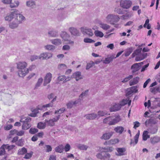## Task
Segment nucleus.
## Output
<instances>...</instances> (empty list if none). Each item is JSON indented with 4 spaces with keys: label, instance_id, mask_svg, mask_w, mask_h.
I'll use <instances>...</instances> for the list:
<instances>
[{
    "label": "nucleus",
    "instance_id": "f257e3e1",
    "mask_svg": "<svg viewBox=\"0 0 160 160\" xmlns=\"http://www.w3.org/2000/svg\"><path fill=\"white\" fill-rule=\"evenodd\" d=\"M27 66V64L25 62H20L17 63V68L19 69L18 74L19 77H24L25 76Z\"/></svg>",
    "mask_w": 160,
    "mask_h": 160
},
{
    "label": "nucleus",
    "instance_id": "f03ea898",
    "mask_svg": "<svg viewBox=\"0 0 160 160\" xmlns=\"http://www.w3.org/2000/svg\"><path fill=\"white\" fill-rule=\"evenodd\" d=\"M121 120L120 116L118 115L114 118H112V117L109 116L104 118L103 121L104 123L108 124L109 125H114L117 123Z\"/></svg>",
    "mask_w": 160,
    "mask_h": 160
},
{
    "label": "nucleus",
    "instance_id": "7ed1b4c3",
    "mask_svg": "<svg viewBox=\"0 0 160 160\" xmlns=\"http://www.w3.org/2000/svg\"><path fill=\"white\" fill-rule=\"evenodd\" d=\"M106 18L107 21L112 25H114L115 23L118 22L120 19L118 16L113 14H108Z\"/></svg>",
    "mask_w": 160,
    "mask_h": 160
},
{
    "label": "nucleus",
    "instance_id": "20e7f679",
    "mask_svg": "<svg viewBox=\"0 0 160 160\" xmlns=\"http://www.w3.org/2000/svg\"><path fill=\"white\" fill-rule=\"evenodd\" d=\"M96 156L98 159L101 160H105L110 158L111 155L107 152L102 151L101 152L98 153Z\"/></svg>",
    "mask_w": 160,
    "mask_h": 160
},
{
    "label": "nucleus",
    "instance_id": "39448f33",
    "mask_svg": "<svg viewBox=\"0 0 160 160\" xmlns=\"http://www.w3.org/2000/svg\"><path fill=\"white\" fill-rule=\"evenodd\" d=\"M132 4V2L130 0H121L120 2V6L123 8L128 9Z\"/></svg>",
    "mask_w": 160,
    "mask_h": 160
},
{
    "label": "nucleus",
    "instance_id": "423d86ee",
    "mask_svg": "<svg viewBox=\"0 0 160 160\" xmlns=\"http://www.w3.org/2000/svg\"><path fill=\"white\" fill-rule=\"evenodd\" d=\"M60 117V115H58V116H56L55 118H54L52 119H50L49 120L45 119V123L47 126L51 127L55 125L54 122H57L59 119Z\"/></svg>",
    "mask_w": 160,
    "mask_h": 160
},
{
    "label": "nucleus",
    "instance_id": "0eeeda50",
    "mask_svg": "<svg viewBox=\"0 0 160 160\" xmlns=\"http://www.w3.org/2000/svg\"><path fill=\"white\" fill-rule=\"evenodd\" d=\"M14 19L17 21L19 24L21 23L22 21L25 19V17L22 14L17 13L15 11Z\"/></svg>",
    "mask_w": 160,
    "mask_h": 160
},
{
    "label": "nucleus",
    "instance_id": "6e6552de",
    "mask_svg": "<svg viewBox=\"0 0 160 160\" xmlns=\"http://www.w3.org/2000/svg\"><path fill=\"white\" fill-rule=\"evenodd\" d=\"M81 30L83 34H86L89 37H92L93 35V33L91 29L86 28H81Z\"/></svg>",
    "mask_w": 160,
    "mask_h": 160
},
{
    "label": "nucleus",
    "instance_id": "1a4fd4ad",
    "mask_svg": "<svg viewBox=\"0 0 160 160\" xmlns=\"http://www.w3.org/2000/svg\"><path fill=\"white\" fill-rule=\"evenodd\" d=\"M52 78V74L50 72L47 73L44 79L43 85L46 86L49 83Z\"/></svg>",
    "mask_w": 160,
    "mask_h": 160
},
{
    "label": "nucleus",
    "instance_id": "9d476101",
    "mask_svg": "<svg viewBox=\"0 0 160 160\" xmlns=\"http://www.w3.org/2000/svg\"><path fill=\"white\" fill-rule=\"evenodd\" d=\"M81 101L80 99H78L74 101H70L68 102L67 104V106L68 108H71L74 106H76L77 104H78Z\"/></svg>",
    "mask_w": 160,
    "mask_h": 160
},
{
    "label": "nucleus",
    "instance_id": "9b49d317",
    "mask_svg": "<svg viewBox=\"0 0 160 160\" xmlns=\"http://www.w3.org/2000/svg\"><path fill=\"white\" fill-rule=\"evenodd\" d=\"M52 54L49 52H44L42 53L39 55V59H48L52 58Z\"/></svg>",
    "mask_w": 160,
    "mask_h": 160
},
{
    "label": "nucleus",
    "instance_id": "f8f14e48",
    "mask_svg": "<svg viewBox=\"0 0 160 160\" xmlns=\"http://www.w3.org/2000/svg\"><path fill=\"white\" fill-rule=\"evenodd\" d=\"M68 30L72 35L74 36H79L80 35V33L78 30L74 27H70L69 28Z\"/></svg>",
    "mask_w": 160,
    "mask_h": 160
},
{
    "label": "nucleus",
    "instance_id": "ddd939ff",
    "mask_svg": "<svg viewBox=\"0 0 160 160\" xmlns=\"http://www.w3.org/2000/svg\"><path fill=\"white\" fill-rule=\"evenodd\" d=\"M113 133L114 132L112 131L106 132L103 134L102 136L101 137V139L105 140H108L113 135Z\"/></svg>",
    "mask_w": 160,
    "mask_h": 160
},
{
    "label": "nucleus",
    "instance_id": "4468645a",
    "mask_svg": "<svg viewBox=\"0 0 160 160\" xmlns=\"http://www.w3.org/2000/svg\"><path fill=\"white\" fill-rule=\"evenodd\" d=\"M72 78H75L77 81L82 78L81 72L79 71L74 73L72 75Z\"/></svg>",
    "mask_w": 160,
    "mask_h": 160
},
{
    "label": "nucleus",
    "instance_id": "2eb2a0df",
    "mask_svg": "<svg viewBox=\"0 0 160 160\" xmlns=\"http://www.w3.org/2000/svg\"><path fill=\"white\" fill-rule=\"evenodd\" d=\"M15 15V11L11 12L10 14H8L5 17V20L10 22L14 18Z\"/></svg>",
    "mask_w": 160,
    "mask_h": 160
},
{
    "label": "nucleus",
    "instance_id": "dca6fc26",
    "mask_svg": "<svg viewBox=\"0 0 160 160\" xmlns=\"http://www.w3.org/2000/svg\"><path fill=\"white\" fill-rule=\"evenodd\" d=\"M115 58V57L114 55L108 56L107 58H106L103 61V62L105 64H109Z\"/></svg>",
    "mask_w": 160,
    "mask_h": 160
},
{
    "label": "nucleus",
    "instance_id": "f3484780",
    "mask_svg": "<svg viewBox=\"0 0 160 160\" xmlns=\"http://www.w3.org/2000/svg\"><path fill=\"white\" fill-rule=\"evenodd\" d=\"M140 132L139 131H138V133L135 135L134 137V141L132 139H131V142H130V145H132L133 146L135 145L138 142V139L139 136Z\"/></svg>",
    "mask_w": 160,
    "mask_h": 160
},
{
    "label": "nucleus",
    "instance_id": "a211bd4d",
    "mask_svg": "<svg viewBox=\"0 0 160 160\" xmlns=\"http://www.w3.org/2000/svg\"><path fill=\"white\" fill-rule=\"evenodd\" d=\"M121 105L119 103L114 104L110 109V112H115L119 110L121 108Z\"/></svg>",
    "mask_w": 160,
    "mask_h": 160
},
{
    "label": "nucleus",
    "instance_id": "6ab92c4d",
    "mask_svg": "<svg viewBox=\"0 0 160 160\" xmlns=\"http://www.w3.org/2000/svg\"><path fill=\"white\" fill-rule=\"evenodd\" d=\"M48 36L51 37H56L58 36V32L55 30H52L48 32Z\"/></svg>",
    "mask_w": 160,
    "mask_h": 160
},
{
    "label": "nucleus",
    "instance_id": "aec40b11",
    "mask_svg": "<svg viewBox=\"0 0 160 160\" xmlns=\"http://www.w3.org/2000/svg\"><path fill=\"white\" fill-rule=\"evenodd\" d=\"M57 98V96H55L49 103L43 105L42 106V107L43 108H46L52 107L53 105V102L56 100Z\"/></svg>",
    "mask_w": 160,
    "mask_h": 160
},
{
    "label": "nucleus",
    "instance_id": "412c9836",
    "mask_svg": "<svg viewBox=\"0 0 160 160\" xmlns=\"http://www.w3.org/2000/svg\"><path fill=\"white\" fill-rule=\"evenodd\" d=\"M98 116L97 115L94 113H93L90 114H87L85 115V117L88 119L93 120L96 118Z\"/></svg>",
    "mask_w": 160,
    "mask_h": 160
},
{
    "label": "nucleus",
    "instance_id": "4be33fe9",
    "mask_svg": "<svg viewBox=\"0 0 160 160\" xmlns=\"http://www.w3.org/2000/svg\"><path fill=\"white\" fill-rule=\"evenodd\" d=\"M139 69L140 66L138 65V64L137 63L134 64L131 67V69L132 70V72L133 73L138 71Z\"/></svg>",
    "mask_w": 160,
    "mask_h": 160
},
{
    "label": "nucleus",
    "instance_id": "5701e85b",
    "mask_svg": "<svg viewBox=\"0 0 160 160\" xmlns=\"http://www.w3.org/2000/svg\"><path fill=\"white\" fill-rule=\"evenodd\" d=\"M19 24H20L14 19L13 21L9 23V27L11 28L14 29L18 27Z\"/></svg>",
    "mask_w": 160,
    "mask_h": 160
},
{
    "label": "nucleus",
    "instance_id": "b1692460",
    "mask_svg": "<svg viewBox=\"0 0 160 160\" xmlns=\"http://www.w3.org/2000/svg\"><path fill=\"white\" fill-rule=\"evenodd\" d=\"M118 153H116V154L118 156H122L123 155L124 152L126 151V149L124 148H118L116 149Z\"/></svg>",
    "mask_w": 160,
    "mask_h": 160
},
{
    "label": "nucleus",
    "instance_id": "393cba45",
    "mask_svg": "<svg viewBox=\"0 0 160 160\" xmlns=\"http://www.w3.org/2000/svg\"><path fill=\"white\" fill-rule=\"evenodd\" d=\"M50 42L52 44L57 46L61 44L62 43L61 40L58 38L52 39L50 40Z\"/></svg>",
    "mask_w": 160,
    "mask_h": 160
},
{
    "label": "nucleus",
    "instance_id": "a878e982",
    "mask_svg": "<svg viewBox=\"0 0 160 160\" xmlns=\"http://www.w3.org/2000/svg\"><path fill=\"white\" fill-rule=\"evenodd\" d=\"M124 129L121 126H118L115 127L114 129V130L116 132L120 134H121L122 133Z\"/></svg>",
    "mask_w": 160,
    "mask_h": 160
},
{
    "label": "nucleus",
    "instance_id": "bb28decb",
    "mask_svg": "<svg viewBox=\"0 0 160 160\" xmlns=\"http://www.w3.org/2000/svg\"><path fill=\"white\" fill-rule=\"evenodd\" d=\"M64 149V146L62 145H61L56 147L55 148V151L57 152L61 153L63 152Z\"/></svg>",
    "mask_w": 160,
    "mask_h": 160
},
{
    "label": "nucleus",
    "instance_id": "cd10ccee",
    "mask_svg": "<svg viewBox=\"0 0 160 160\" xmlns=\"http://www.w3.org/2000/svg\"><path fill=\"white\" fill-rule=\"evenodd\" d=\"M100 27L105 30H107L110 28V26L106 23H100L99 24Z\"/></svg>",
    "mask_w": 160,
    "mask_h": 160
},
{
    "label": "nucleus",
    "instance_id": "c85d7f7f",
    "mask_svg": "<svg viewBox=\"0 0 160 160\" xmlns=\"http://www.w3.org/2000/svg\"><path fill=\"white\" fill-rule=\"evenodd\" d=\"M31 126V124L27 122H23V124L22 126V128L23 130H27Z\"/></svg>",
    "mask_w": 160,
    "mask_h": 160
},
{
    "label": "nucleus",
    "instance_id": "c756f323",
    "mask_svg": "<svg viewBox=\"0 0 160 160\" xmlns=\"http://www.w3.org/2000/svg\"><path fill=\"white\" fill-rule=\"evenodd\" d=\"M46 50L49 51H53L55 49V46L50 44L44 46Z\"/></svg>",
    "mask_w": 160,
    "mask_h": 160
},
{
    "label": "nucleus",
    "instance_id": "7c9ffc66",
    "mask_svg": "<svg viewBox=\"0 0 160 160\" xmlns=\"http://www.w3.org/2000/svg\"><path fill=\"white\" fill-rule=\"evenodd\" d=\"M139 79V78L138 77H136L134 78L132 81H130V85L132 86L137 83L138 82Z\"/></svg>",
    "mask_w": 160,
    "mask_h": 160
},
{
    "label": "nucleus",
    "instance_id": "2f4dec72",
    "mask_svg": "<svg viewBox=\"0 0 160 160\" xmlns=\"http://www.w3.org/2000/svg\"><path fill=\"white\" fill-rule=\"evenodd\" d=\"M151 143L154 144L160 141V137H155L150 139Z\"/></svg>",
    "mask_w": 160,
    "mask_h": 160
},
{
    "label": "nucleus",
    "instance_id": "473e14b6",
    "mask_svg": "<svg viewBox=\"0 0 160 160\" xmlns=\"http://www.w3.org/2000/svg\"><path fill=\"white\" fill-rule=\"evenodd\" d=\"M27 152V149L23 147L18 150V155H22L26 153Z\"/></svg>",
    "mask_w": 160,
    "mask_h": 160
},
{
    "label": "nucleus",
    "instance_id": "72a5a7b5",
    "mask_svg": "<svg viewBox=\"0 0 160 160\" xmlns=\"http://www.w3.org/2000/svg\"><path fill=\"white\" fill-rule=\"evenodd\" d=\"M119 141L118 139L115 138L110 140L108 141V145H112L118 143Z\"/></svg>",
    "mask_w": 160,
    "mask_h": 160
},
{
    "label": "nucleus",
    "instance_id": "f704fd0d",
    "mask_svg": "<svg viewBox=\"0 0 160 160\" xmlns=\"http://www.w3.org/2000/svg\"><path fill=\"white\" fill-rule=\"evenodd\" d=\"M148 132L147 131H145L143 132L142 134V139L144 141H146L148 138H150L149 135H148Z\"/></svg>",
    "mask_w": 160,
    "mask_h": 160
},
{
    "label": "nucleus",
    "instance_id": "c9c22d12",
    "mask_svg": "<svg viewBox=\"0 0 160 160\" xmlns=\"http://www.w3.org/2000/svg\"><path fill=\"white\" fill-rule=\"evenodd\" d=\"M46 125L45 122L44 123L41 122L38 123L37 127L39 129H42L45 128Z\"/></svg>",
    "mask_w": 160,
    "mask_h": 160
},
{
    "label": "nucleus",
    "instance_id": "e433bc0d",
    "mask_svg": "<svg viewBox=\"0 0 160 160\" xmlns=\"http://www.w3.org/2000/svg\"><path fill=\"white\" fill-rule=\"evenodd\" d=\"M132 16V14L131 13L128 12L126 14L122 15L121 17V18L122 19H126L130 18Z\"/></svg>",
    "mask_w": 160,
    "mask_h": 160
},
{
    "label": "nucleus",
    "instance_id": "4c0bfd02",
    "mask_svg": "<svg viewBox=\"0 0 160 160\" xmlns=\"http://www.w3.org/2000/svg\"><path fill=\"white\" fill-rule=\"evenodd\" d=\"M77 147L80 150H86L87 149L88 147L83 144H79L78 145Z\"/></svg>",
    "mask_w": 160,
    "mask_h": 160
},
{
    "label": "nucleus",
    "instance_id": "58836bf2",
    "mask_svg": "<svg viewBox=\"0 0 160 160\" xmlns=\"http://www.w3.org/2000/svg\"><path fill=\"white\" fill-rule=\"evenodd\" d=\"M19 2L17 0H15L14 1L13 3H11L10 7L11 8H16L19 6Z\"/></svg>",
    "mask_w": 160,
    "mask_h": 160
},
{
    "label": "nucleus",
    "instance_id": "ea45409f",
    "mask_svg": "<svg viewBox=\"0 0 160 160\" xmlns=\"http://www.w3.org/2000/svg\"><path fill=\"white\" fill-rule=\"evenodd\" d=\"M35 5L34 1H28L27 2V6L28 7L33 8Z\"/></svg>",
    "mask_w": 160,
    "mask_h": 160
},
{
    "label": "nucleus",
    "instance_id": "a19ab883",
    "mask_svg": "<svg viewBox=\"0 0 160 160\" xmlns=\"http://www.w3.org/2000/svg\"><path fill=\"white\" fill-rule=\"evenodd\" d=\"M24 140L22 138H21L18 140L16 143L17 145L20 147H22L24 145L23 142Z\"/></svg>",
    "mask_w": 160,
    "mask_h": 160
},
{
    "label": "nucleus",
    "instance_id": "79ce46f5",
    "mask_svg": "<svg viewBox=\"0 0 160 160\" xmlns=\"http://www.w3.org/2000/svg\"><path fill=\"white\" fill-rule=\"evenodd\" d=\"M94 34L96 36L100 38L104 36L103 33L102 32L98 30L95 31L94 32Z\"/></svg>",
    "mask_w": 160,
    "mask_h": 160
},
{
    "label": "nucleus",
    "instance_id": "37998d69",
    "mask_svg": "<svg viewBox=\"0 0 160 160\" xmlns=\"http://www.w3.org/2000/svg\"><path fill=\"white\" fill-rule=\"evenodd\" d=\"M133 49L132 48H130L127 49L125 52V56L127 57L130 55V54L132 52Z\"/></svg>",
    "mask_w": 160,
    "mask_h": 160
},
{
    "label": "nucleus",
    "instance_id": "c03bdc74",
    "mask_svg": "<svg viewBox=\"0 0 160 160\" xmlns=\"http://www.w3.org/2000/svg\"><path fill=\"white\" fill-rule=\"evenodd\" d=\"M3 146H5L4 148L6 149H8V151L10 150H11L14 148L15 146L13 145H9L8 144H3Z\"/></svg>",
    "mask_w": 160,
    "mask_h": 160
},
{
    "label": "nucleus",
    "instance_id": "a18cd8bd",
    "mask_svg": "<svg viewBox=\"0 0 160 160\" xmlns=\"http://www.w3.org/2000/svg\"><path fill=\"white\" fill-rule=\"evenodd\" d=\"M43 81V79L42 78H39L38 81L35 86V88H37L40 87Z\"/></svg>",
    "mask_w": 160,
    "mask_h": 160
},
{
    "label": "nucleus",
    "instance_id": "49530a36",
    "mask_svg": "<svg viewBox=\"0 0 160 160\" xmlns=\"http://www.w3.org/2000/svg\"><path fill=\"white\" fill-rule=\"evenodd\" d=\"M107 112L106 111L100 110L98 112V115L99 117H103L107 114Z\"/></svg>",
    "mask_w": 160,
    "mask_h": 160
},
{
    "label": "nucleus",
    "instance_id": "de8ad7c7",
    "mask_svg": "<svg viewBox=\"0 0 160 160\" xmlns=\"http://www.w3.org/2000/svg\"><path fill=\"white\" fill-rule=\"evenodd\" d=\"M38 109H34L32 113H31L29 116L32 117H35L37 116L38 113L39 112L38 111Z\"/></svg>",
    "mask_w": 160,
    "mask_h": 160
},
{
    "label": "nucleus",
    "instance_id": "09e8293b",
    "mask_svg": "<svg viewBox=\"0 0 160 160\" xmlns=\"http://www.w3.org/2000/svg\"><path fill=\"white\" fill-rule=\"evenodd\" d=\"M35 67H36V66L35 65H31L30 66L29 68H27L26 70V72H26L25 76L28 73L29 71H32V70L34 69L35 68Z\"/></svg>",
    "mask_w": 160,
    "mask_h": 160
},
{
    "label": "nucleus",
    "instance_id": "8fccbe9b",
    "mask_svg": "<svg viewBox=\"0 0 160 160\" xmlns=\"http://www.w3.org/2000/svg\"><path fill=\"white\" fill-rule=\"evenodd\" d=\"M58 68L60 70L65 69L67 68V67L64 64H60L58 65Z\"/></svg>",
    "mask_w": 160,
    "mask_h": 160
},
{
    "label": "nucleus",
    "instance_id": "3c124183",
    "mask_svg": "<svg viewBox=\"0 0 160 160\" xmlns=\"http://www.w3.org/2000/svg\"><path fill=\"white\" fill-rule=\"evenodd\" d=\"M38 132V130L35 128H31L29 130V133L31 134H34Z\"/></svg>",
    "mask_w": 160,
    "mask_h": 160
},
{
    "label": "nucleus",
    "instance_id": "603ef678",
    "mask_svg": "<svg viewBox=\"0 0 160 160\" xmlns=\"http://www.w3.org/2000/svg\"><path fill=\"white\" fill-rule=\"evenodd\" d=\"M83 41L84 42L86 43H92L94 42H95L94 40L88 38H84Z\"/></svg>",
    "mask_w": 160,
    "mask_h": 160
},
{
    "label": "nucleus",
    "instance_id": "864d4df0",
    "mask_svg": "<svg viewBox=\"0 0 160 160\" xmlns=\"http://www.w3.org/2000/svg\"><path fill=\"white\" fill-rule=\"evenodd\" d=\"M5 146H2L0 148V155H4L5 153V149H6L4 148Z\"/></svg>",
    "mask_w": 160,
    "mask_h": 160
},
{
    "label": "nucleus",
    "instance_id": "5fc2aeb1",
    "mask_svg": "<svg viewBox=\"0 0 160 160\" xmlns=\"http://www.w3.org/2000/svg\"><path fill=\"white\" fill-rule=\"evenodd\" d=\"M132 75H130L124 79L122 81V82L123 83H125L128 82L130 79H131L132 78Z\"/></svg>",
    "mask_w": 160,
    "mask_h": 160
},
{
    "label": "nucleus",
    "instance_id": "6e6d98bb",
    "mask_svg": "<svg viewBox=\"0 0 160 160\" xmlns=\"http://www.w3.org/2000/svg\"><path fill=\"white\" fill-rule=\"evenodd\" d=\"M38 58L39 59V56L32 55L30 57V59L32 61H34Z\"/></svg>",
    "mask_w": 160,
    "mask_h": 160
},
{
    "label": "nucleus",
    "instance_id": "4d7b16f0",
    "mask_svg": "<svg viewBox=\"0 0 160 160\" xmlns=\"http://www.w3.org/2000/svg\"><path fill=\"white\" fill-rule=\"evenodd\" d=\"M128 100L127 99H123L120 102L119 104L121 105V107L124 106L128 103Z\"/></svg>",
    "mask_w": 160,
    "mask_h": 160
},
{
    "label": "nucleus",
    "instance_id": "13d9d810",
    "mask_svg": "<svg viewBox=\"0 0 160 160\" xmlns=\"http://www.w3.org/2000/svg\"><path fill=\"white\" fill-rule=\"evenodd\" d=\"M32 154H33V152H32L30 153H27L25 154V155L24 157V158H25V159H29V158H30L31 157Z\"/></svg>",
    "mask_w": 160,
    "mask_h": 160
},
{
    "label": "nucleus",
    "instance_id": "bf43d9fd",
    "mask_svg": "<svg viewBox=\"0 0 160 160\" xmlns=\"http://www.w3.org/2000/svg\"><path fill=\"white\" fill-rule=\"evenodd\" d=\"M94 65V62L92 61L90 63L87 64L86 68V69H89L90 68L93 66Z\"/></svg>",
    "mask_w": 160,
    "mask_h": 160
},
{
    "label": "nucleus",
    "instance_id": "052dcab7",
    "mask_svg": "<svg viewBox=\"0 0 160 160\" xmlns=\"http://www.w3.org/2000/svg\"><path fill=\"white\" fill-rule=\"evenodd\" d=\"M31 120V118L29 117H27L26 118L25 120H23V119H22L20 120V122H27V123H28Z\"/></svg>",
    "mask_w": 160,
    "mask_h": 160
},
{
    "label": "nucleus",
    "instance_id": "680f3d73",
    "mask_svg": "<svg viewBox=\"0 0 160 160\" xmlns=\"http://www.w3.org/2000/svg\"><path fill=\"white\" fill-rule=\"evenodd\" d=\"M129 88L133 92H134L135 93H136L138 92V89H137V86H132Z\"/></svg>",
    "mask_w": 160,
    "mask_h": 160
},
{
    "label": "nucleus",
    "instance_id": "e2e57ef3",
    "mask_svg": "<svg viewBox=\"0 0 160 160\" xmlns=\"http://www.w3.org/2000/svg\"><path fill=\"white\" fill-rule=\"evenodd\" d=\"M114 11L119 14H123L122 11L120 8H115Z\"/></svg>",
    "mask_w": 160,
    "mask_h": 160
},
{
    "label": "nucleus",
    "instance_id": "0e129e2a",
    "mask_svg": "<svg viewBox=\"0 0 160 160\" xmlns=\"http://www.w3.org/2000/svg\"><path fill=\"white\" fill-rule=\"evenodd\" d=\"M88 90H85L84 92H83L80 95L79 97L82 98L84 96H86L88 92Z\"/></svg>",
    "mask_w": 160,
    "mask_h": 160
},
{
    "label": "nucleus",
    "instance_id": "69168bd1",
    "mask_svg": "<svg viewBox=\"0 0 160 160\" xmlns=\"http://www.w3.org/2000/svg\"><path fill=\"white\" fill-rule=\"evenodd\" d=\"M55 96L54 93H52L48 95L47 98L49 100H50L52 99H53Z\"/></svg>",
    "mask_w": 160,
    "mask_h": 160
},
{
    "label": "nucleus",
    "instance_id": "338daca9",
    "mask_svg": "<svg viewBox=\"0 0 160 160\" xmlns=\"http://www.w3.org/2000/svg\"><path fill=\"white\" fill-rule=\"evenodd\" d=\"M45 146L46 148V152H48L52 151V148L51 146L49 145H46Z\"/></svg>",
    "mask_w": 160,
    "mask_h": 160
},
{
    "label": "nucleus",
    "instance_id": "774afa93",
    "mask_svg": "<svg viewBox=\"0 0 160 160\" xmlns=\"http://www.w3.org/2000/svg\"><path fill=\"white\" fill-rule=\"evenodd\" d=\"M66 76L65 75H62L58 77V79L59 81H64L65 80Z\"/></svg>",
    "mask_w": 160,
    "mask_h": 160
}]
</instances>
